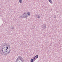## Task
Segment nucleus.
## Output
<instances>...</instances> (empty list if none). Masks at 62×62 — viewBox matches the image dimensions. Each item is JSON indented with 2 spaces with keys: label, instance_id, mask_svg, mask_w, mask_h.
I'll use <instances>...</instances> for the list:
<instances>
[{
  "label": "nucleus",
  "instance_id": "1",
  "mask_svg": "<svg viewBox=\"0 0 62 62\" xmlns=\"http://www.w3.org/2000/svg\"><path fill=\"white\" fill-rule=\"evenodd\" d=\"M5 46H4L3 47L1 46L0 47V49H1L2 51L3 52V53L5 54L6 52V50H7V49L5 48Z\"/></svg>",
  "mask_w": 62,
  "mask_h": 62
},
{
  "label": "nucleus",
  "instance_id": "2",
  "mask_svg": "<svg viewBox=\"0 0 62 62\" xmlns=\"http://www.w3.org/2000/svg\"><path fill=\"white\" fill-rule=\"evenodd\" d=\"M9 49H6V51L5 52V53L6 54H9L10 53V52L11 50H10V45L9 46Z\"/></svg>",
  "mask_w": 62,
  "mask_h": 62
},
{
  "label": "nucleus",
  "instance_id": "3",
  "mask_svg": "<svg viewBox=\"0 0 62 62\" xmlns=\"http://www.w3.org/2000/svg\"><path fill=\"white\" fill-rule=\"evenodd\" d=\"M23 16H20L21 18H27L28 16L27 15L26 13H24L23 15Z\"/></svg>",
  "mask_w": 62,
  "mask_h": 62
},
{
  "label": "nucleus",
  "instance_id": "4",
  "mask_svg": "<svg viewBox=\"0 0 62 62\" xmlns=\"http://www.w3.org/2000/svg\"><path fill=\"white\" fill-rule=\"evenodd\" d=\"M19 60H20L21 61H22V62H23V59L21 56H19L17 59L16 61H18Z\"/></svg>",
  "mask_w": 62,
  "mask_h": 62
},
{
  "label": "nucleus",
  "instance_id": "5",
  "mask_svg": "<svg viewBox=\"0 0 62 62\" xmlns=\"http://www.w3.org/2000/svg\"><path fill=\"white\" fill-rule=\"evenodd\" d=\"M35 16L36 18L38 19H40V17H41V16H39V15H36Z\"/></svg>",
  "mask_w": 62,
  "mask_h": 62
},
{
  "label": "nucleus",
  "instance_id": "6",
  "mask_svg": "<svg viewBox=\"0 0 62 62\" xmlns=\"http://www.w3.org/2000/svg\"><path fill=\"white\" fill-rule=\"evenodd\" d=\"M43 28L44 29H45L46 28V25L45 24L43 25Z\"/></svg>",
  "mask_w": 62,
  "mask_h": 62
},
{
  "label": "nucleus",
  "instance_id": "7",
  "mask_svg": "<svg viewBox=\"0 0 62 62\" xmlns=\"http://www.w3.org/2000/svg\"><path fill=\"white\" fill-rule=\"evenodd\" d=\"M0 53L1 54H3V52L1 49H0Z\"/></svg>",
  "mask_w": 62,
  "mask_h": 62
},
{
  "label": "nucleus",
  "instance_id": "8",
  "mask_svg": "<svg viewBox=\"0 0 62 62\" xmlns=\"http://www.w3.org/2000/svg\"><path fill=\"white\" fill-rule=\"evenodd\" d=\"M10 29L12 30H14V27L13 26H11L10 27Z\"/></svg>",
  "mask_w": 62,
  "mask_h": 62
},
{
  "label": "nucleus",
  "instance_id": "9",
  "mask_svg": "<svg viewBox=\"0 0 62 62\" xmlns=\"http://www.w3.org/2000/svg\"><path fill=\"white\" fill-rule=\"evenodd\" d=\"M49 1L50 3L51 4H52L53 3V2H52V0H48Z\"/></svg>",
  "mask_w": 62,
  "mask_h": 62
},
{
  "label": "nucleus",
  "instance_id": "10",
  "mask_svg": "<svg viewBox=\"0 0 62 62\" xmlns=\"http://www.w3.org/2000/svg\"><path fill=\"white\" fill-rule=\"evenodd\" d=\"M27 14L28 16H30V12H28L27 13Z\"/></svg>",
  "mask_w": 62,
  "mask_h": 62
},
{
  "label": "nucleus",
  "instance_id": "11",
  "mask_svg": "<svg viewBox=\"0 0 62 62\" xmlns=\"http://www.w3.org/2000/svg\"><path fill=\"white\" fill-rule=\"evenodd\" d=\"M32 59H33L34 61H35V60H36V58H35V57H33Z\"/></svg>",
  "mask_w": 62,
  "mask_h": 62
},
{
  "label": "nucleus",
  "instance_id": "12",
  "mask_svg": "<svg viewBox=\"0 0 62 62\" xmlns=\"http://www.w3.org/2000/svg\"><path fill=\"white\" fill-rule=\"evenodd\" d=\"M35 58H38V57H39V56L38 55H36L35 56Z\"/></svg>",
  "mask_w": 62,
  "mask_h": 62
},
{
  "label": "nucleus",
  "instance_id": "13",
  "mask_svg": "<svg viewBox=\"0 0 62 62\" xmlns=\"http://www.w3.org/2000/svg\"><path fill=\"white\" fill-rule=\"evenodd\" d=\"M9 45H8V46L7 47H6V49H8V48H9Z\"/></svg>",
  "mask_w": 62,
  "mask_h": 62
},
{
  "label": "nucleus",
  "instance_id": "14",
  "mask_svg": "<svg viewBox=\"0 0 62 62\" xmlns=\"http://www.w3.org/2000/svg\"><path fill=\"white\" fill-rule=\"evenodd\" d=\"M34 61V60H33V59H31V62H33V61Z\"/></svg>",
  "mask_w": 62,
  "mask_h": 62
},
{
  "label": "nucleus",
  "instance_id": "15",
  "mask_svg": "<svg viewBox=\"0 0 62 62\" xmlns=\"http://www.w3.org/2000/svg\"><path fill=\"white\" fill-rule=\"evenodd\" d=\"M4 46H5H5H6H6H7V43H5L4 44Z\"/></svg>",
  "mask_w": 62,
  "mask_h": 62
},
{
  "label": "nucleus",
  "instance_id": "16",
  "mask_svg": "<svg viewBox=\"0 0 62 62\" xmlns=\"http://www.w3.org/2000/svg\"><path fill=\"white\" fill-rule=\"evenodd\" d=\"M19 2H20V3H22V0H19Z\"/></svg>",
  "mask_w": 62,
  "mask_h": 62
},
{
  "label": "nucleus",
  "instance_id": "17",
  "mask_svg": "<svg viewBox=\"0 0 62 62\" xmlns=\"http://www.w3.org/2000/svg\"><path fill=\"white\" fill-rule=\"evenodd\" d=\"M56 16H54V18H56Z\"/></svg>",
  "mask_w": 62,
  "mask_h": 62
}]
</instances>
